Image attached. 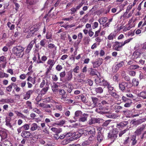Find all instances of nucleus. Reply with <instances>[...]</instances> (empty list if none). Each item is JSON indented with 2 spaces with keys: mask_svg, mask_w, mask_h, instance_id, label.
I'll return each mask as SVG.
<instances>
[{
  "mask_svg": "<svg viewBox=\"0 0 146 146\" xmlns=\"http://www.w3.org/2000/svg\"><path fill=\"white\" fill-rule=\"evenodd\" d=\"M52 79L54 81H56L58 80V78L56 75H53L52 76Z\"/></svg>",
  "mask_w": 146,
  "mask_h": 146,
  "instance_id": "nucleus-62",
  "label": "nucleus"
},
{
  "mask_svg": "<svg viewBox=\"0 0 146 146\" xmlns=\"http://www.w3.org/2000/svg\"><path fill=\"white\" fill-rule=\"evenodd\" d=\"M81 99L82 102H86V97L83 95L81 96Z\"/></svg>",
  "mask_w": 146,
  "mask_h": 146,
  "instance_id": "nucleus-63",
  "label": "nucleus"
},
{
  "mask_svg": "<svg viewBox=\"0 0 146 146\" xmlns=\"http://www.w3.org/2000/svg\"><path fill=\"white\" fill-rule=\"evenodd\" d=\"M128 123L127 121H123L117 125V127L119 128L126 125Z\"/></svg>",
  "mask_w": 146,
  "mask_h": 146,
  "instance_id": "nucleus-27",
  "label": "nucleus"
},
{
  "mask_svg": "<svg viewBox=\"0 0 146 146\" xmlns=\"http://www.w3.org/2000/svg\"><path fill=\"white\" fill-rule=\"evenodd\" d=\"M102 62V58H98L97 61L93 63V67L94 68L98 67L101 64Z\"/></svg>",
  "mask_w": 146,
  "mask_h": 146,
  "instance_id": "nucleus-11",
  "label": "nucleus"
},
{
  "mask_svg": "<svg viewBox=\"0 0 146 146\" xmlns=\"http://www.w3.org/2000/svg\"><path fill=\"white\" fill-rule=\"evenodd\" d=\"M58 86L56 84H54L52 86V89L54 92H56L58 90Z\"/></svg>",
  "mask_w": 146,
  "mask_h": 146,
  "instance_id": "nucleus-28",
  "label": "nucleus"
},
{
  "mask_svg": "<svg viewBox=\"0 0 146 146\" xmlns=\"http://www.w3.org/2000/svg\"><path fill=\"white\" fill-rule=\"evenodd\" d=\"M134 113H136L135 114H132V117H136L137 116H139V111H137L136 110H134Z\"/></svg>",
  "mask_w": 146,
  "mask_h": 146,
  "instance_id": "nucleus-43",
  "label": "nucleus"
},
{
  "mask_svg": "<svg viewBox=\"0 0 146 146\" xmlns=\"http://www.w3.org/2000/svg\"><path fill=\"white\" fill-rule=\"evenodd\" d=\"M58 91L59 94L61 96H64L66 94V92L64 89H60Z\"/></svg>",
  "mask_w": 146,
  "mask_h": 146,
  "instance_id": "nucleus-36",
  "label": "nucleus"
},
{
  "mask_svg": "<svg viewBox=\"0 0 146 146\" xmlns=\"http://www.w3.org/2000/svg\"><path fill=\"white\" fill-rule=\"evenodd\" d=\"M9 75L5 73L2 72H0V78H7L9 77Z\"/></svg>",
  "mask_w": 146,
  "mask_h": 146,
  "instance_id": "nucleus-29",
  "label": "nucleus"
},
{
  "mask_svg": "<svg viewBox=\"0 0 146 146\" xmlns=\"http://www.w3.org/2000/svg\"><path fill=\"white\" fill-rule=\"evenodd\" d=\"M0 101L2 102L3 104L5 103H12L14 102L13 100L11 98L3 99L0 100Z\"/></svg>",
  "mask_w": 146,
  "mask_h": 146,
  "instance_id": "nucleus-14",
  "label": "nucleus"
},
{
  "mask_svg": "<svg viewBox=\"0 0 146 146\" xmlns=\"http://www.w3.org/2000/svg\"><path fill=\"white\" fill-rule=\"evenodd\" d=\"M92 99L93 103L94 104V107L97 106V103L98 101V99L95 97H92Z\"/></svg>",
  "mask_w": 146,
  "mask_h": 146,
  "instance_id": "nucleus-41",
  "label": "nucleus"
},
{
  "mask_svg": "<svg viewBox=\"0 0 146 146\" xmlns=\"http://www.w3.org/2000/svg\"><path fill=\"white\" fill-rule=\"evenodd\" d=\"M133 7V6L131 4H130L127 7L125 13L124 14V16H125V15L126 13H127L129 11V10L132 9Z\"/></svg>",
  "mask_w": 146,
  "mask_h": 146,
  "instance_id": "nucleus-44",
  "label": "nucleus"
},
{
  "mask_svg": "<svg viewBox=\"0 0 146 146\" xmlns=\"http://www.w3.org/2000/svg\"><path fill=\"white\" fill-rule=\"evenodd\" d=\"M102 129L103 128L102 127H98L97 128V129L99 131L98 132L97 139L98 141L99 142H101L104 139V137L101 133V131Z\"/></svg>",
  "mask_w": 146,
  "mask_h": 146,
  "instance_id": "nucleus-5",
  "label": "nucleus"
},
{
  "mask_svg": "<svg viewBox=\"0 0 146 146\" xmlns=\"http://www.w3.org/2000/svg\"><path fill=\"white\" fill-rule=\"evenodd\" d=\"M110 122V121L109 120H107L103 124V125L104 126H107Z\"/></svg>",
  "mask_w": 146,
  "mask_h": 146,
  "instance_id": "nucleus-59",
  "label": "nucleus"
},
{
  "mask_svg": "<svg viewBox=\"0 0 146 146\" xmlns=\"http://www.w3.org/2000/svg\"><path fill=\"white\" fill-rule=\"evenodd\" d=\"M7 134L5 130L0 131V136L2 139H5L7 137Z\"/></svg>",
  "mask_w": 146,
  "mask_h": 146,
  "instance_id": "nucleus-17",
  "label": "nucleus"
},
{
  "mask_svg": "<svg viewBox=\"0 0 146 146\" xmlns=\"http://www.w3.org/2000/svg\"><path fill=\"white\" fill-rule=\"evenodd\" d=\"M62 69V66L59 64L57 65L56 67V70L58 71H60Z\"/></svg>",
  "mask_w": 146,
  "mask_h": 146,
  "instance_id": "nucleus-51",
  "label": "nucleus"
},
{
  "mask_svg": "<svg viewBox=\"0 0 146 146\" xmlns=\"http://www.w3.org/2000/svg\"><path fill=\"white\" fill-rule=\"evenodd\" d=\"M49 87L48 85H46L45 87L43 88L40 92V94L41 95H44L46 93Z\"/></svg>",
  "mask_w": 146,
  "mask_h": 146,
  "instance_id": "nucleus-16",
  "label": "nucleus"
},
{
  "mask_svg": "<svg viewBox=\"0 0 146 146\" xmlns=\"http://www.w3.org/2000/svg\"><path fill=\"white\" fill-rule=\"evenodd\" d=\"M38 127V126L37 124L36 123H32L31 126L30 130L31 131H33L37 130Z\"/></svg>",
  "mask_w": 146,
  "mask_h": 146,
  "instance_id": "nucleus-19",
  "label": "nucleus"
},
{
  "mask_svg": "<svg viewBox=\"0 0 146 146\" xmlns=\"http://www.w3.org/2000/svg\"><path fill=\"white\" fill-rule=\"evenodd\" d=\"M72 70H70L68 72L67 75V79L68 81L71 80L72 77Z\"/></svg>",
  "mask_w": 146,
  "mask_h": 146,
  "instance_id": "nucleus-23",
  "label": "nucleus"
},
{
  "mask_svg": "<svg viewBox=\"0 0 146 146\" xmlns=\"http://www.w3.org/2000/svg\"><path fill=\"white\" fill-rule=\"evenodd\" d=\"M136 136L135 135H132L130 137V139H129V137H127V139L125 140L124 143H128L129 141L130 140L131 141H132L131 145H135L137 143V141L136 140Z\"/></svg>",
  "mask_w": 146,
  "mask_h": 146,
  "instance_id": "nucleus-4",
  "label": "nucleus"
},
{
  "mask_svg": "<svg viewBox=\"0 0 146 146\" xmlns=\"http://www.w3.org/2000/svg\"><path fill=\"white\" fill-rule=\"evenodd\" d=\"M22 127L23 129L26 130H28L30 128L29 125L27 124H25Z\"/></svg>",
  "mask_w": 146,
  "mask_h": 146,
  "instance_id": "nucleus-45",
  "label": "nucleus"
},
{
  "mask_svg": "<svg viewBox=\"0 0 146 146\" xmlns=\"http://www.w3.org/2000/svg\"><path fill=\"white\" fill-rule=\"evenodd\" d=\"M104 79L102 78L97 76V77L95 79V82L97 84H102V82L103 81Z\"/></svg>",
  "mask_w": 146,
  "mask_h": 146,
  "instance_id": "nucleus-26",
  "label": "nucleus"
},
{
  "mask_svg": "<svg viewBox=\"0 0 146 146\" xmlns=\"http://www.w3.org/2000/svg\"><path fill=\"white\" fill-rule=\"evenodd\" d=\"M26 105L27 108L29 109H32L31 103V102L29 101H27L26 103Z\"/></svg>",
  "mask_w": 146,
  "mask_h": 146,
  "instance_id": "nucleus-55",
  "label": "nucleus"
},
{
  "mask_svg": "<svg viewBox=\"0 0 146 146\" xmlns=\"http://www.w3.org/2000/svg\"><path fill=\"white\" fill-rule=\"evenodd\" d=\"M63 87L66 88L67 89V91L70 93L72 92L73 88L72 84L68 83H66L64 84L63 85Z\"/></svg>",
  "mask_w": 146,
  "mask_h": 146,
  "instance_id": "nucleus-8",
  "label": "nucleus"
},
{
  "mask_svg": "<svg viewBox=\"0 0 146 146\" xmlns=\"http://www.w3.org/2000/svg\"><path fill=\"white\" fill-rule=\"evenodd\" d=\"M73 138L72 137L70 138L69 139H64L62 141L61 144L63 145H66L70 142V141L73 140Z\"/></svg>",
  "mask_w": 146,
  "mask_h": 146,
  "instance_id": "nucleus-24",
  "label": "nucleus"
},
{
  "mask_svg": "<svg viewBox=\"0 0 146 146\" xmlns=\"http://www.w3.org/2000/svg\"><path fill=\"white\" fill-rule=\"evenodd\" d=\"M127 86V83L125 82L120 83L119 84V87L120 89L122 91L125 90V88Z\"/></svg>",
  "mask_w": 146,
  "mask_h": 146,
  "instance_id": "nucleus-12",
  "label": "nucleus"
},
{
  "mask_svg": "<svg viewBox=\"0 0 146 146\" xmlns=\"http://www.w3.org/2000/svg\"><path fill=\"white\" fill-rule=\"evenodd\" d=\"M94 120L95 121V123H100V121L102 120V119L99 118H94Z\"/></svg>",
  "mask_w": 146,
  "mask_h": 146,
  "instance_id": "nucleus-56",
  "label": "nucleus"
},
{
  "mask_svg": "<svg viewBox=\"0 0 146 146\" xmlns=\"http://www.w3.org/2000/svg\"><path fill=\"white\" fill-rule=\"evenodd\" d=\"M98 23L96 22H94L93 24V25L92 26V28L93 29H95L97 28L98 27Z\"/></svg>",
  "mask_w": 146,
  "mask_h": 146,
  "instance_id": "nucleus-54",
  "label": "nucleus"
},
{
  "mask_svg": "<svg viewBox=\"0 0 146 146\" xmlns=\"http://www.w3.org/2000/svg\"><path fill=\"white\" fill-rule=\"evenodd\" d=\"M26 77V75L25 74H21L19 76V78L21 79L24 80Z\"/></svg>",
  "mask_w": 146,
  "mask_h": 146,
  "instance_id": "nucleus-60",
  "label": "nucleus"
},
{
  "mask_svg": "<svg viewBox=\"0 0 146 146\" xmlns=\"http://www.w3.org/2000/svg\"><path fill=\"white\" fill-rule=\"evenodd\" d=\"M25 48L21 46H17L12 49L13 53L18 58H21L24 54Z\"/></svg>",
  "mask_w": 146,
  "mask_h": 146,
  "instance_id": "nucleus-1",
  "label": "nucleus"
},
{
  "mask_svg": "<svg viewBox=\"0 0 146 146\" xmlns=\"http://www.w3.org/2000/svg\"><path fill=\"white\" fill-rule=\"evenodd\" d=\"M10 119H6V125L7 126L9 127L11 129V130H13V129L12 127V125H11V123H10Z\"/></svg>",
  "mask_w": 146,
  "mask_h": 146,
  "instance_id": "nucleus-30",
  "label": "nucleus"
},
{
  "mask_svg": "<svg viewBox=\"0 0 146 146\" xmlns=\"http://www.w3.org/2000/svg\"><path fill=\"white\" fill-rule=\"evenodd\" d=\"M140 96L144 98H146V93L144 91L141 92L140 94Z\"/></svg>",
  "mask_w": 146,
  "mask_h": 146,
  "instance_id": "nucleus-49",
  "label": "nucleus"
},
{
  "mask_svg": "<svg viewBox=\"0 0 146 146\" xmlns=\"http://www.w3.org/2000/svg\"><path fill=\"white\" fill-rule=\"evenodd\" d=\"M139 81L137 79L134 78L133 79L132 81V85L133 86H137L139 84Z\"/></svg>",
  "mask_w": 146,
  "mask_h": 146,
  "instance_id": "nucleus-31",
  "label": "nucleus"
},
{
  "mask_svg": "<svg viewBox=\"0 0 146 146\" xmlns=\"http://www.w3.org/2000/svg\"><path fill=\"white\" fill-rule=\"evenodd\" d=\"M132 39L133 38H130L125 40L123 43V46L126 44L129 43Z\"/></svg>",
  "mask_w": 146,
  "mask_h": 146,
  "instance_id": "nucleus-53",
  "label": "nucleus"
},
{
  "mask_svg": "<svg viewBox=\"0 0 146 146\" xmlns=\"http://www.w3.org/2000/svg\"><path fill=\"white\" fill-rule=\"evenodd\" d=\"M107 19L108 18L106 17H101L98 20V21L100 25H103L106 22Z\"/></svg>",
  "mask_w": 146,
  "mask_h": 146,
  "instance_id": "nucleus-20",
  "label": "nucleus"
},
{
  "mask_svg": "<svg viewBox=\"0 0 146 146\" xmlns=\"http://www.w3.org/2000/svg\"><path fill=\"white\" fill-rule=\"evenodd\" d=\"M37 31V29H34V27H32L30 29V30H29L28 32L29 33L27 36V38H29L32 36L34 34V33L36 31Z\"/></svg>",
  "mask_w": 146,
  "mask_h": 146,
  "instance_id": "nucleus-13",
  "label": "nucleus"
},
{
  "mask_svg": "<svg viewBox=\"0 0 146 146\" xmlns=\"http://www.w3.org/2000/svg\"><path fill=\"white\" fill-rule=\"evenodd\" d=\"M21 136L25 138H28L31 136V134L30 131H23L21 133Z\"/></svg>",
  "mask_w": 146,
  "mask_h": 146,
  "instance_id": "nucleus-9",
  "label": "nucleus"
},
{
  "mask_svg": "<svg viewBox=\"0 0 146 146\" xmlns=\"http://www.w3.org/2000/svg\"><path fill=\"white\" fill-rule=\"evenodd\" d=\"M55 63V62L54 60H52L50 59H49L47 62V64L48 65H49V66L48 68H46V74H48L49 73L50 71L51 70L52 67L54 65Z\"/></svg>",
  "mask_w": 146,
  "mask_h": 146,
  "instance_id": "nucleus-2",
  "label": "nucleus"
},
{
  "mask_svg": "<svg viewBox=\"0 0 146 146\" xmlns=\"http://www.w3.org/2000/svg\"><path fill=\"white\" fill-rule=\"evenodd\" d=\"M72 135H73V136H74V138H73V139H77L81 136V134H80L79 132H78L74 133L72 134Z\"/></svg>",
  "mask_w": 146,
  "mask_h": 146,
  "instance_id": "nucleus-34",
  "label": "nucleus"
},
{
  "mask_svg": "<svg viewBox=\"0 0 146 146\" xmlns=\"http://www.w3.org/2000/svg\"><path fill=\"white\" fill-rule=\"evenodd\" d=\"M88 115L85 113H84L83 116H81L79 119L80 121L84 122L87 120Z\"/></svg>",
  "mask_w": 146,
  "mask_h": 146,
  "instance_id": "nucleus-22",
  "label": "nucleus"
},
{
  "mask_svg": "<svg viewBox=\"0 0 146 146\" xmlns=\"http://www.w3.org/2000/svg\"><path fill=\"white\" fill-rule=\"evenodd\" d=\"M0 60L1 61L4 62L6 60V58L3 56L0 57Z\"/></svg>",
  "mask_w": 146,
  "mask_h": 146,
  "instance_id": "nucleus-64",
  "label": "nucleus"
},
{
  "mask_svg": "<svg viewBox=\"0 0 146 146\" xmlns=\"http://www.w3.org/2000/svg\"><path fill=\"white\" fill-rule=\"evenodd\" d=\"M115 49L117 51H120L121 49V48L123 46V42H120L117 41H116L115 42Z\"/></svg>",
  "mask_w": 146,
  "mask_h": 146,
  "instance_id": "nucleus-10",
  "label": "nucleus"
},
{
  "mask_svg": "<svg viewBox=\"0 0 146 146\" xmlns=\"http://www.w3.org/2000/svg\"><path fill=\"white\" fill-rule=\"evenodd\" d=\"M95 123L94 118H91L88 121V124L90 125H91Z\"/></svg>",
  "mask_w": 146,
  "mask_h": 146,
  "instance_id": "nucleus-47",
  "label": "nucleus"
},
{
  "mask_svg": "<svg viewBox=\"0 0 146 146\" xmlns=\"http://www.w3.org/2000/svg\"><path fill=\"white\" fill-rule=\"evenodd\" d=\"M14 84V83H11L10 85L6 88V90L8 92H11V91L13 86Z\"/></svg>",
  "mask_w": 146,
  "mask_h": 146,
  "instance_id": "nucleus-37",
  "label": "nucleus"
},
{
  "mask_svg": "<svg viewBox=\"0 0 146 146\" xmlns=\"http://www.w3.org/2000/svg\"><path fill=\"white\" fill-rule=\"evenodd\" d=\"M145 128V126L144 125L140 126L138 127L136 130L135 131V135L138 136L140 135L142 131H143Z\"/></svg>",
  "mask_w": 146,
  "mask_h": 146,
  "instance_id": "nucleus-6",
  "label": "nucleus"
},
{
  "mask_svg": "<svg viewBox=\"0 0 146 146\" xmlns=\"http://www.w3.org/2000/svg\"><path fill=\"white\" fill-rule=\"evenodd\" d=\"M109 93L111 96L114 97L115 98H119V96L116 93L113 92H109Z\"/></svg>",
  "mask_w": 146,
  "mask_h": 146,
  "instance_id": "nucleus-42",
  "label": "nucleus"
},
{
  "mask_svg": "<svg viewBox=\"0 0 146 146\" xmlns=\"http://www.w3.org/2000/svg\"><path fill=\"white\" fill-rule=\"evenodd\" d=\"M85 84H88L90 86H92L93 85V82L90 79L86 80Z\"/></svg>",
  "mask_w": 146,
  "mask_h": 146,
  "instance_id": "nucleus-48",
  "label": "nucleus"
},
{
  "mask_svg": "<svg viewBox=\"0 0 146 146\" xmlns=\"http://www.w3.org/2000/svg\"><path fill=\"white\" fill-rule=\"evenodd\" d=\"M128 3L127 1H125L124 2L123 4L120 5V6H121L122 7L121 8H122V9L125 6L128 4Z\"/></svg>",
  "mask_w": 146,
  "mask_h": 146,
  "instance_id": "nucleus-61",
  "label": "nucleus"
},
{
  "mask_svg": "<svg viewBox=\"0 0 146 146\" xmlns=\"http://www.w3.org/2000/svg\"><path fill=\"white\" fill-rule=\"evenodd\" d=\"M45 40L44 39L40 41V44L41 46L44 47L46 43Z\"/></svg>",
  "mask_w": 146,
  "mask_h": 146,
  "instance_id": "nucleus-52",
  "label": "nucleus"
},
{
  "mask_svg": "<svg viewBox=\"0 0 146 146\" xmlns=\"http://www.w3.org/2000/svg\"><path fill=\"white\" fill-rule=\"evenodd\" d=\"M88 33L89 36L90 37L92 36L94 34V33L92 31V29H91L89 30L88 31Z\"/></svg>",
  "mask_w": 146,
  "mask_h": 146,
  "instance_id": "nucleus-58",
  "label": "nucleus"
},
{
  "mask_svg": "<svg viewBox=\"0 0 146 146\" xmlns=\"http://www.w3.org/2000/svg\"><path fill=\"white\" fill-rule=\"evenodd\" d=\"M95 91L97 93L101 94L103 92V90L102 87H99L95 89Z\"/></svg>",
  "mask_w": 146,
  "mask_h": 146,
  "instance_id": "nucleus-38",
  "label": "nucleus"
},
{
  "mask_svg": "<svg viewBox=\"0 0 146 146\" xmlns=\"http://www.w3.org/2000/svg\"><path fill=\"white\" fill-rule=\"evenodd\" d=\"M139 68V67L137 65H131L129 66V68L131 70H135Z\"/></svg>",
  "mask_w": 146,
  "mask_h": 146,
  "instance_id": "nucleus-40",
  "label": "nucleus"
},
{
  "mask_svg": "<svg viewBox=\"0 0 146 146\" xmlns=\"http://www.w3.org/2000/svg\"><path fill=\"white\" fill-rule=\"evenodd\" d=\"M65 123V121L64 120H61L56 122L55 124L58 125L62 126Z\"/></svg>",
  "mask_w": 146,
  "mask_h": 146,
  "instance_id": "nucleus-39",
  "label": "nucleus"
},
{
  "mask_svg": "<svg viewBox=\"0 0 146 146\" xmlns=\"http://www.w3.org/2000/svg\"><path fill=\"white\" fill-rule=\"evenodd\" d=\"M110 84L106 81L105 80L103 79V81L102 82V84H100V85L104 86L105 87H107L108 86H109Z\"/></svg>",
  "mask_w": 146,
  "mask_h": 146,
  "instance_id": "nucleus-35",
  "label": "nucleus"
},
{
  "mask_svg": "<svg viewBox=\"0 0 146 146\" xmlns=\"http://www.w3.org/2000/svg\"><path fill=\"white\" fill-rule=\"evenodd\" d=\"M118 132L117 129H114L112 132L109 133L108 137L109 138H113L114 139L117 137Z\"/></svg>",
  "mask_w": 146,
  "mask_h": 146,
  "instance_id": "nucleus-7",
  "label": "nucleus"
},
{
  "mask_svg": "<svg viewBox=\"0 0 146 146\" xmlns=\"http://www.w3.org/2000/svg\"><path fill=\"white\" fill-rule=\"evenodd\" d=\"M47 81L45 79H43L40 85V88H43L44 86L46 84V85H47Z\"/></svg>",
  "mask_w": 146,
  "mask_h": 146,
  "instance_id": "nucleus-33",
  "label": "nucleus"
},
{
  "mask_svg": "<svg viewBox=\"0 0 146 146\" xmlns=\"http://www.w3.org/2000/svg\"><path fill=\"white\" fill-rule=\"evenodd\" d=\"M48 46L49 48L53 49V54L55 55L56 52V47L55 46L54 44L51 43L49 44Z\"/></svg>",
  "mask_w": 146,
  "mask_h": 146,
  "instance_id": "nucleus-18",
  "label": "nucleus"
},
{
  "mask_svg": "<svg viewBox=\"0 0 146 146\" xmlns=\"http://www.w3.org/2000/svg\"><path fill=\"white\" fill-rule=\"evenodd\" d=\"M124 65V63L123 61L120 62L117 64L114 65L112 68V71L113 72H116L118 70L119 68L123 66Z\"/></svg>",
  "mask_w": 146,
  "mask_h": 146,
  "instance_id": "nucleus-3",
  "label": "nucleus"
},
{
  "mask_svg": "<svg viewBox=\"0 0 146 146\" xmlns=\"http://www.w3.org/2000/svg\"><path fill=\"white\" fill-rule=\"evenodd\" d=\"M116 36V34L113 33H111L107 37V39L109 40H112L114 38H115Z\"/></svg>",
  "mask_w": 146,
  "mask_h": 146,
  "instance_id": "nucleus-25",
  "label": "nucleus"
},
{
  "mask_svg": "<svg viewBox=\"0 0 146 146\" xmlns=\"http://www.w3.org/2000/svg\"><path fill=\"white\" fill-rule=\"evenodd\" d=\"M89 132L92 137H94L96 133L95 128L93 127H91L90 130L89 131Z\"/></svg>",
  "mask_w": 146,
  "mask_h": 146,
  "instance_id": "nucleus-32",
  "label": "nucleus"
},
{
  "mask_svg": "<svg viewBox=\"0 0 146 146\" xmlns=\"http://www.w3.org/2000/svg\"><path fill=\"white\" fill-rule=\"evenodd\" d=\"M90 69L91 70L90 74L92 76H94L96 75H97V76H98V75L97 74H96V70L92 68H91Z\"/></svg>",
  "mask_w": 146,
  "mask_h": 146,
  "instance_id": "nucleus-46",
  "label": "nucleus"
},
{
  "mask_svg": "<svg viewBox=\"0 0 146 146\" xmlns=\"http://www.w3.org/2000/svg\"><path fill=\"white\" fill-rule=\"evenodd\" d=\"M35 42V41L34 40L32 41L28 45L27 48L26 49V52L29 53L30 52L31 48L33 47V46Z\"/></svg>",
  "mask_w": 146,
  "mask_h": 146,
  "instance_id": "nucleus-15",
  "label": "nucleus"
},
{
  "mask_svg": "<svg viewBox=\"0 0 146 146\" xmlns=\"http://www.w3.org/2000/svg\"><path fill=\"white\" fill-rule=\"evenodd\" d=\"M73 17L71 16H70V17H69L68 18H63L62 19V20H64V21H71V20H72L73 19Z\"/></svg>",
  "mask_w": 146,
  "mask_h": 146,
  "instance_id": "nucleus-50",
  "label": "nucleus"
},
{
  "mask_svg": "<svg viewBox=\"0 0 146 146\" xmlns=\"http://www.w3.org/2000/svg\"><path fill=\"white\" fill-rule=\"evenodd\" d=\"M127 130V129H125L124 130L121 131L119 133V136L121 137L123 134L125 133Z\"/></svg>",
  "mask_w": 146,
  "mask_h": 146,
  "instance_id": "nucleus-57",
  "label": "nucleus"
},
{
  "mask_svg": "<svg viewBox=\"0 0 146 146\" xmlns=\"http://www.w3.org/2000/svg\"><path fill=\"white\" fill-rule=\"evenodd\" d=\"M82 114V113L80 111H77L75 113V116L73 117L74 119H77L79 116Z\"/></svg>",
  "mask_w": 146,
  "mask_h": 146,
  "instance_id": "nucleus-21",
  "label": "nucleus"
}]
</instances>
